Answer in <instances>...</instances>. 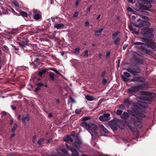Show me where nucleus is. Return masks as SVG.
I'll use <instances>...</instances> for the list:
<instances>
[{
	"label": "nucleus",
	"instance_id": "nucleus-58",
	"mask_svg": "<svg viewBox=\"0 0 156 156\" xmlns=\"http://www.w3.org/2000/svg\"><path fill=\"white\" fill-rule=\"evenodd\" d=\"M75 134V133L74 131H72L71 133V136H74Z\"/></svg>",
	"mask_w": 156,
	"mask_h": 156
},
{
	"label": "nucleus",
	"instance_id": "nucleus-5",
	"mask_svg": "<svg viewBox=\"0 0 156 156\" xmlns=\"http://www.w3.org/2000/svg\"><path fill=\"white\" fill-rule=\"evenodd\" d=\"M152 1L153 0H142V2L146 4L143 6V9L145 10H148L151 7V3Z\"/></svg>",
	"mask_w": 156,
	"mask_h": 156
},
{
	"label": "nucleus",
	"instance_id": "nucleus-53",
	"mask_svg": "<svg viewBox=\"0 0 156 156\" xmlns=\"http://www.w3.org/2000/svg\"><path fill=\"white\" fill-rule=\"evenodd\" d=\"M36 137V136H34L33 137V142L34 143L35 142V139Z\"/></svg>",
	"mask_w": 156,
	"mask_h": 156
},
{
	"label": "nucleus",
	"instance_id": "nucleus-21",
	"mask_svg": "<svg viewBox=\"0 0 156 156\" xmlns=\"http://www.w3.org/2000/svg\"><path fill=\"white\" fill-rule=\"evenodd\" d=\"M124 104L128 106L130 105L132 102L130 101V100L128 98L124 100Z\"/></svg>",
	"mask_w": 156,
	"mask_h": 156
},
{
	"label": "nucleus",
	"instance_id": "nucleus-63",
	"mask_svg": "<svg viewBox=\"0 0 156 156\" xmlns=\"http://www.w3.org/2000/svg\"><path fill=\"white\" fill-rule=\"evenodd\" d=\"M142 43L140 42H136L135 43V44H142Z\"/></svg>",
	"mask_w": 156,
	"mask_h": 156
},
{
	"label": "nucleus",
	"instance_id": "nucleus-45",
	"mask_svg": "<svg viewBox=\"0 0 156 156\" xmlns=\"http://www.w3.org/2000/svg\"><path fill=\"white\" fill-rule=\"evenodd\" d=\"M127 10L130 12H133V10L130 7H128L127 8Z\"/></svg>",
	"mask_w": 156,
	"mask_h": 156
},
{
	"label": "nucleus",
	"instance_id": "nucleus-33",
	"mask_svg": "<svg viewBox=\"0 0 156 156\" xmlns=\"http://www.w3.org/2000/svg\"><path fill=\"white\" fill-rule=\"evenodd\" d=\"M150 47L153 49L156 48V44L154 43H151L150 45Z\"/></svg>",
	"mask_w": 156,
	"mask_h": 156
},
{
	"label": "nucleus",
	"instance_id": "nucleus-49",
	"mask_svg": "<svg viewBox=\"0 0 156 156\" xmlns=\"http://www.w3.org/2000/svg\"><path fill=\"white\" fill-rule=\"evenodd\" d=\"M40 89H41L40 87H39L38 86L35 89V91H38L40 90Z\"/></svg>",
	"mask_w": 156,
	"mask_h": 156
},
{
	"label": "nucleus",
	"instance_id": "nucleus-43",
	"mask_svg": "<svg viewBox=\"0 0 156 156\" xmlns=\"http://www.w3.org/2000/svg\"><path fill=\"white\" fill-rule=\"evenodd\" d=\"M75 112L76 114H79L81 112V111L79 109H76Z\"/></svg>",
	"mask_w": 156,
	"mask_h": 156
},
{
	"label": "nucleus",
	"instance_id": "nucleus-16",
	"mask_svg": "<svg viewBox=\"0 0 156 156\" xmlns=\"http://www.w3.org/2000/svg\"><path fill=\"white\" fill-rule=\"evenodd\" d=\"M110 126L113 130H116L117 129V126L114 122H111L110 123Z\"/></svg>",
	"mask_w": 156,
	"mask_h": 156
},
{
	"label": "nucleus",
	"instance_id": "nucleus-54",
	"mask_svg": "<svg viewBox=\"0 0 156 156\" xmlns=\"http://www.w3.org/2000/svg\"><path fill=\"white\" fill-rule=\"evenodd\" d=\"M51 70H52V71H54V72H55L56 73H57V74H59V73L55 69H51Z\"/></svg>",
	"mask_w": 156,
	"mask_h": 156
},
{
	"label": "nucleus",
	"instance_id": "nucleus-6",
	"mask_svg": "<svg viewBox=\"0 0 156 156\" xmlns=\"http://www.w3.org/2000/svg\"><path fill=\"white\" fill-rule=\"evenodd\" d=\"M153 30L151 28H149L147 29L146 31L143 34L144 36L150 37H152L154 36L153 33Z\"/></svg>",
	"mask_w": 156,
	"mask_h": 156
},
{
	"label": "nucleus",
	"instance_id": "nucleus-26",
	"mask_svg": "<svg viewBox=\"0 0 156 156\" xmlns=\"http://www.w3.org/2000/svg\"><path fill=\"white\" fill-rule=\"evenodd\" d=\"M104 117L106 118L107 120L110 119V114L108 113H105L103 114Z\"/></svg>",
	"mask_w": 156,
	"mask_h": 156
},
{
	"label": "nucleus",
	"instance_id": "nucleus-25",
	"mask_svg": "<svg viewBox=\"0 0 156 156\" xmlns=\"http://www.w3.org/2000/svg\"><path fill=\"white\" fill-rule=\"evenodd\" d=\"M85 98H86L88 101H92L94 100L93 97L89 95H86Z\"/></svg>",
	"mask_w": 156,
	"mask_h": 156
},
{
	"label": "nucleus",
	"instance_id": "nucleus-64",
	"mask_svg": "<svg viewBox=\"0 0 156 156\" xmlns=\"http://www.w3.org/2000/svg\"><path fill=\"white\" fill-rule=\"evenodd\" d=\"M21 115H19V116H18V119L19 120H20V119H21Z\"/></svg>",
	"mask_w": 156,
	"mask_h": 156
},
{
	"label": "nucleus",
	"instance_id": "nucleus-36",
	"mask_svg": "<svg viewBox=\"0 0 156 156\" xmlns=\"http://www.w3.org/2000/svg\"><path fill=\"white\" fill-rule=\"evenodd\" d=\"M80 48H76L75 50V53L76 54H78L80 52Z\"/></svg>",
	"mask_w": 156,
	"mask_h": 156
},
{
	"label": "nucleus",
	"instance_id": "nucleus-29",
	"mask_svg": "<svg viewBox=\"0 0 156 156\" xmlns=\"http://www.w3.org/2000/svg\"><path fill=\"white\" fill-rule=\"evenodd\" d=\"M119 37H117L114 41V44L116 45L119 44Z\"/></svg>",
	"mask_w": 156,
	"mask_h": 156
},
{
	"label": "nucleus",
	"instance_id": "nucleus-35",
	"mask_svg": "<svg viewBox=\"0 0 156 156\" xmlns=\"http://www.w3.org/2000/svg\"><path fill=\"white\" fill-rule=\"evenodd\" d=\"M44 138H42L39 139L38 141L37 144L39 145H41L42 144V142L44 140Z\"/></svg>",
	"mask_w": 156,
	"mask_h": 156
},
{
	"label": "nucleus",
	"instance_id": "nucleus-15",
	"mask_svg": "<svg viewBox=\"0 0 156 156\" xmlns=\"http://www.w3.org/2000/svg\"><path fill=\"white\" fill-rule=\"evenodd\" d=\"M22 121L24 122L25 126L26 125V122L29 121L30 118L28 115H26L22 117Z\"/></svg>",
	"mask_w": 156,
	"mask_h": 156
},
{
	"label": "nucleus",
	"instance_id": "nucleus-12",
	"mask_svg": "<svg viewBox=\"0 0 156 156\" xmlns=\"http://www.w3.org/2000/svg\"><path fill=\"white\" fill-rule=\"evenodd\" d=\"M144 80V79L140 77H136L133 78L131 80V81L133 82H143Z\"/></svg>",
	"mask_w": 156,
	"mask_h": 156
},
{
	"label": "nucleus",
	"instance_id": "nucleus-9",
	"mask_svg": "<svg viewBox=\"0 0 156 156\" xmlns=\"http://www.w3.org/2000/svg\"><path fill=\"white\" fill-rule=\"evenodd\" d=\"M66 145L67 148L71 151L73 156H79L78 153L74 148H70L69 146L67 144H66Z\"/></svg>",
	"mask_w": 156,
	"mask_h": 156
},
{
	"label": "nucleus",
	"instance_id": "nucleus-14",
	"mask_svg": "<svg viewBox=\"0 0 156 156\" xmlns=\"http://www.w3.org/2000/svg\"><path fill=\"white\" fill-rule=\"evenodd\" d=\"M74 144L77 148H80L81 144V140L79 139H76L74 142Z\"/></svg>",
	"mask_w": 156,
	"mask_h": 156
},
{
	"label": "nucleus",
	"instance_id": "nucleus-42",
	"mask_svg": "<svg viewBox=\"0 0 156 156\" xmlns=\"http://www.w3.org/2000/svg\"><path fill=\"white\" fill-rule=\"evenodd\" d=\"M90 119V116H87V117H86L83 118L82 119V120L83 121H87V120L89 119Z\"/></svg>",
	"mask_w": 156,
	"mask_h": 156
},
{
	"label": "nucleus",
	"instance_id": "nucleus-57",
	"mask_svg": "<svg viewBox=\"0 0 156 156\" xmlns=\"http://www.w3.org/2000/svg\"><path fill=\"white\" fill-rule=\"evenodd\" d=\"M91 6H90V7H88L87 9V12H89L90 11V9L91 8Z\"/></svg>",
	"mask_w": 156,
	"mask_h": 156
},
{
	"label": "nucleus",
	"instance_id": "nucleus-39",
	"mask_svg": "<svg viewBox=\"0 0 156 156\" xmlns=\"http://www.w3.org/2000/svg\"><path fill=\"white\" fill-rule=\"evenodd\" d=\"M79 14V12L78 11H76L74 15H73V17L75 18L78 16Z\"/></svg>",
	"mask_w": 156,
	"mask_h": 156
},
{
	"label": "nucleus",
	"instance_id": "nucleus-4",
	"mask_svg": "<svg viewBox=\"0 0 156 156\" xmlns=\"http://www.w3.org/2000/svg\"><path fill=\"white\" fill-rule=\"evenodd\" d=\"M126 70L134 76L136 75L137 73H140L141 71L140 69L138 67H136L133 69H127Z\"/></svg>",
	"mask_w": 156,
	"mask_h": 156
},
{
	"label": "nucleus",
	"instance_id": "nucleus-24",
	"mask_svg": "<svg viewBox=\"0 0 156 156\" xmlns=\"http://www.w3.org/2000/svg\"><path fill=\"white\" fill-rule=\"evenodd\" d=\"M18 44L21 47H23L27 44V41H23L19 42Z\"/></svg>",
	"mask_w": 156,
	"mask_h": 156
},
{
	"label": "nucleus",
	"instance_id": "nucleus-10",
	"mask_svg": "<svg viewBox=\"0 0 156 156\" xmlns=\"http://www.w3.org/2000/svg\"><path fill=\"white\" fill-rule=\"evenodd\" d=\"M90 129H91V131L93 133L95 132L98 129V128L96 125L94 123H90Z\"/></svg>",
	"mask_w": 156,
	"mask_h": 156
},
{
	"label": "nucleus",
	"instance_id": "nucleus-59",
	"mask_svg": "<svg viewBox=\"0 0 156 156\" xmlns=\"http://www.w3.org/2000/svg\"><path fill=\"white\" fill-rule=\"evenodd\" d=\"M15 136V133H13L12 134L10 138V139H11L13 137H14Z\"/></svg>",
	"mask_w": 156,
	"mask_h": 156
},
{
	"label": "nucleus",
	"instance_id": "nucleus-32",
	"mask_svg": "<svg viewBox=\"0 0 156 156\" xmlns=\"http://www.w3.org/2000/svg\"><path fill=\"white\" fill-rule=\"evenodd\" d=\"M99 119L101 121H107V119L106 118H105L104 117V115H101L99 117Z\"/></svg>",
	"mask_w": 156,
	"mask_h": 156
},
{
	"label": "nucleus",
	"instance_id": "nucleus-51",
	"mask_svg": "<svg viewBox=\"0 0 156 156\" xmlns=\"http://www.w3.org/2000/svg\"><path fill=\"white\" fill-rule=\"evenodd\" d=\"M4 48L7 51H8L9 50V49L8 47L6 46V45H4L3 46Z\"/></svg>",
	"mask_w": 156,
	"mask_h": 156
},
{
	"label": "nucleus",
	"instance_id": "nucleus-50",
	"mask_svg": "<svg viewBox=\"0 0 156 156\" xmlns=\"http://www.w3.org/2000/svg\"><path fill=\"white\" fill-rule=\"evenodd\" d=\"M80 0H76L75 2V5L76 6H78L79 5V3Z\"/></svg>",
	"mask_w": 156,
	"mask_h": 156
},
{
	"label": "nucleus",
	"instance_id": "nucleus-11",
	"mask_svg": "<svg viewBox=\"0 0 156 156\" xmlns=\"http://www.w3.org/2000/svg\"><path fill=\"white\" fill-rule=\"evenodd\" d=\"M64 24L61 23H55L54 25V27L57 29H62L64 28Z\"/></svg>",
	"mask_w": 156,
	"mask_h": 156
},
{
	"label": "nucleus",
	"instance_id": "nucleus-20",
	"mask_svg": "<svg viewBox=\"0 0 156 156\" xmlns=\"http://www.w3.org/2000/svg\"><path fill=\"white\" fill-rule=\"evenodd\" d=\"M129 28L130 30L132 31H133V32L134 33H135L136 34H138L139 33V32L138 31H136V28L135 27H133L131 25H129Z\"/></svg>",
	"mask_w": 156,
	"mask_h": 156
},
{
	"label": "nucleus",
	"instance_id": "nucleus-55",
	"mask_svg": "<svg viewBox=\"0 0 156 156\" xmlns=\"http://www.w3.org/2000/svg\"><path fill=\"white\" fill-rule=\"evenodd\" d=\"M11 11H12V12L13 13L15 14L16 15H17V13H16L13 9H12V8L11 9Z\"/></svg>",
	"mask_w": 156,
	"mask_h": 156
},
{
	"label": "nucleus",
	"instance_id": "nucleus-19",
	"mask_svg": "<svg viewBox=\"0 0 156 156\" xmlns=\"http://www.w3.org/2000/svg\"><path fill=\"white\" fill-rule=\"evenodd\" d=\"M64 140L65 141H69L72 142L73 141V140L72 137L69 135H68L65 136L64 138Z\"/></svg>",
	"mask_w": 156,
	"mask_h": 156
},
{
	"label": "nucleus",
	"instance_id": "nucleus-13",
	"mask_svg": "<svg viewBox=\"0 0 156 156\" xmlns=\"http://www.w3.org/2000/svg\"><path fill=\"white\" fill-rule=\"evenodd\" d=\"M150 25V22L147 21L143 20L140 23L138 26L139 27H143L144 25H147L149 26Z\"/></svg>",
	"mask_w": 156,
	"mask_h": 156
},
{
	"label": "nucleus",
	"instance_id": "nucleus-30",
	"mask_svg": "<svg viewBox=\"0 0 156 156\" xmlns=\"http://www.w3.org/2000/svg\"><path fill=\"white\" fill-rule=\"evenodd\" d=\"M17 127V123H15L14 124V126L12 128L11 130L13 132H14Z\"/></svg>",
	"mask_w": 156,
	"mask_h": 156
},
{
	"label": "nucleus",
	"instance_id": "nucleus-17",
	"mask_svg": "<svg viewBox=\"0 0 156 156\" xmlns=\"http://www.w3.org/2000/svg\"><path fill=\"white\" fill-rule=\"evenodd\" d=\"M117 125L121 129H123L124 128V122L122 120L119 121L118 122Z\"/></svg>",
	"mask_w": 156,
	"mask_h": 156
},
{
	"label": "nucleus",
	"instance_id": "nucleus-7",
	"mask_svg": "<svg viewBox=\"0 0 156 156\" xmlns=\"http://www.w3.org/2000/svg\"><path fill=\"white\" fill-rule=\"evenodd\" d=\"M33 16L34 19L38 20L41 18V13L37 9L33 10Z\"/></svg>",
	"mask_w": 156,
	"mask_h": 156
},
{
	"label": "nucleus",
	"instance_id": "nucleus-41",
	"mask_svg": "<svg viewBox=\"0 0 156 156\" xmlns=\"http://www.w3.org/2000/svg\"><path fill=\"white\" fill-rule=\"evenodd\" d=\"M15 5L16 7H18L19 6V4L18 2L16 0L13 1L12 2Z\"/></svg>",
	"mask_w": 156,
	"mask_h": 156
},
{
	"label": "nucleus",
	"instance_id": "nucleus-60",
	"mask_svg": "<svg viewBox=\"0 0 156 156\" xmlns=\"http://www.w3.org/2000/svg\"><path fill=\"white\" fill-rule=\"evenodd\" d=\"M37 85H38V86L39 87H40L43 86V84L42 83H39Z\"/></svg>",
	"mask_w": 156,
	"mask_h": 156
},
{
	"label": "nucleus",
	"instance_id": "nucleus-38",
	"mask_svg": "<svg viewBox=\"0 0 156 156\" xmlns=\"http://www.w3.org/2000/svg\"><path fill=\"white\" fill-rule=\"evenodd\" d=\"M111 53V51H107L106 52L105 57L106 58H107L109 57Z\"/></svg>",
	"mask_w": 156,
	"mask_h": 156
},
{
	"label": "nucleus",
	"instance_id": "nucleus-2",
	"mask_svg": "<svg viewBox=\"0 0 156 156\" xmlns=\"http://www.w3.org/2000/svg\"><path fill=\"white\" fill-rule=\"evenodd\" d=\"M147 84V83L144 82L143 84L141 85L132 87L127 90V92L130 94L136 92L140 90H142L145 88Z\"/></svg>",
	"mask_w": 156,
	"mask_h": 156
},
{
	"label": "nucleus",
	"instance_id": "nucleus-28",
	"mask_svg": "<svg viewBox=\"0 0 156 156\" xmlns=\"http://www.w3.org/2000/svg\"><path fill=\"white\" fill-rule=\"evenodd\" d=\"M45 72L46 70L44 69H43L41 71H40L39 72V75L40 76H42Z\"/></svg>",
	"mask_w": 156,
	"mask_h": 156
},
{
	"label": "nucleus",
	"instance_id": "nucleus-18",
	"mask_svg": "<svg viewBox=\"0 0 156 156\" xmlns=\"http://www.w3.org/2000/svg\"><path fill=\"white\" fill-rule=\"evenodd\" d=\"M104 29V28H100L98 30L95 31L94 32L95 35L98 36L100 35L102 33L103 30Z\"/></svg>",
	"mask_w": 156,
	"mask_h": 156
},
{
	"label": "nucleus",
	"instance_id": "nucleus-40",
	"mask_svg": "<svg viewBox=\"0 0 156 156\" xmlns=\"http://www.w3.org/2000/svg\"><path fill=\"white\" fill-rule=\"evenodd\" d=\"M119 108L121 110H124L125 109V107L123 105H121L119 106Z\"/></svg>",
	"mask_w": 156,
	"mask_h": 156
},
{
	"label": "nucleus",
	"instance_id": "nucleus-48",
	"mask_svg": "<svg viewBox=\"0 0 156 156\" xmlns=\"http://www.w3.org/2000/svg\"><path fill=\"white\" fill-rule=\"evenodd\" d=\"M89 23L88 21H87L85 23V25L86 27H88L89 26Z\"/></svg>",
	"mask_w": 156,
	"mask_h": 156
},
{
	"label": "nucleus",
	"instance_id": "nucleus-8",
	"mask_svg": "<svg viewBox=\"0 0 156 156\" xmlns=\"http://www.w3.org/2000/svg\"><path fill=\"white\" fill-rule=\"evenodd\" d=\"M130 76V74L129 73L127 72H123V74L122 76L123 80L124 81H127L129 79L128 78Z\"/></svg>",
	"mask_w": 156,
	"mask_h": 156
},
{
	"label": "nucleus",
	"instance_id": "nucleus-1",
	"mask_svg": "<svg viewBox=\"0 0 156 156\" xmlns=\"http://www.w3.org/2000/svg\"><path fill=\"white\" fill-rule=\"evenodd\" d=\"M141 94L146 95V96L136 98L138 102L136 103V105L134 104L133 105L132 110V115L134 117L133 118V123L130 122H129L127 123L129 128L136 136H138V132L137 129L134 127V125L138 128H141L142 119L141 117L145 116L143 109L147 108V104L151 103L152 98L155 96V94L147 92L142 91Z\"/></svg>",
	"mask_w": 156,
	"mask_h": 156
},
{
	"label": "nucleus",
	"instance_id": "nucleus-52",
	"mask_svg": "<svg viewBox=\"0 0 156 156\" xmlns=\"http://www.w3.org/2000/svg\"><path fill=\"white\" fill-rule=\"evenodd\" d=\"M53 115V114L52 113H51V112L50 113L48 114V117L49 118H51L52 116Z\"/></svg>",
	"mask_w": 156,
	"mask_h": 156
},
{
	"label": "nucleus",
	"instance_id": "nucleus-34",
	"mask_svg": "<svg viewBox=\"0 0 156 156\" xmlns=\"http://www.w3.org/2000/svg\"><path fill=\"white\" fill-rule=\"evenodd\" d=\"M119 31L115 32L112 34V38L116 37L119 34Z\"/></svg>",
	"mask_w": 156,
	"mask_h": 156
},
{
	"label": "nucleus",
	"instance_id": "nucleus-23",
	"mask_svg": "<svg viewBox=\"0 0 156 156\" xmlns=\"http://www.w3.org/2000/svg\"><path fill=\"white\" fill-rule=\"evenodd\" d=\"M129 116V115L127 112H124L121 115V118L124 119H126Z\"/></svg>",
	"mask_w": 156,
	"mask_h": 156
},
{
	"label": "nucleus",
	"instance_id": "nucleus-22",
	"mask_svg": "<svg viewBox=\"0 0 156 156\" xmlns=\"http://www.w3.org/2000/svg\"><path fill=\"white\" fill-rule=\"evenodd\" d=\"M100 127L101 130H102L105 133H107L108 132V130L104 126L101 125L100 126Z\"/></svg>",
	"mask_w": 156,
	"mask_h": 156
},
{
	"label": "nucleus",
	"instance_id": "nucleus-37",
	"mask_svg": "<svg viewBox=\"0 0 156 156\" xmlns=\"http://www.w3.org/2000/svg\"><path fill=\"white\" fill-rule=\"evenodd\" d=\"M122 112V111L121 110L118 109L116 111V114L118 115H120L121 114Z\"/></svg>",
	"mask_w": 156,
	"mask_h": 156
},
{
	"label": "nucleus",
	"instance_id": "nucleus-62",
	"mask_svg": "<svg viewBox=\"0 0 156 156\" xmlns=\"http://www.w3.org/2000/svg\"><path fill=\"white\" fill-rule=\"evenodd\" d=\"M142 18L144 19H146V20H147L148 19H149V18H147V17H146L144 16H142Z\"/></svg>",
	"mask_w": 156,
	"mask_h": 156
},
{
	"label": "nucleus",
	"instance_id": "nucleus-44",
	"mask_svg": "<svg viewBox=\"0 0 156 156\" xmlns=\"http://www.w3.org/2000/svg\"><path fill=\"white\" fill-rule=\"evenodd\" d=\"M107 82V80L106 79H104L103 80L102 83L104 85H105Z\"/></svg>",
	"mask_w": 156,
	"mask_h": 156
},
{
	"label": "nucleus",
	"instance_id": "nucleus-31",
	"mask_svg": "<svg viewBox=\"0 0 156 156\" xmlns=\"http://www.w3.org/2000/svg\"><path fill=\"white\" fill-rule=\"evenodd\" d=\"M50 78L52 80H54L55 75L53 73H51L49 75Z\"/></svg>",
	"mask_w": 156,
	"mask_h": 156
},
{
	"label": "nucleus",
	"instance_id": "nucleus-47",
	"mask_svg": "<svg viewBox=\"0 0 156 156\" xmlns=\"http://www.w3.org/2000/svg\"><path fill=\"white\" fill-rule=\"evenodd\" d=\"M62 151L65 154H66L68 153V151L65 149H62Z\"/></svg>",
	"mask_w": 156,
	"mask_h": 156
},
{
	"label": "nucleus",
	"instance_id": "nucleus-46",
	"mask_svg": "<svg viewBox=\"0 0 156 156\" xmlns=\"http://www.w3.org/2000/svg\"><path fill=\"white\" fill-rule=\"evenodd\" d=\"M88 55V51L87 50H86L84 52V56H87Z\"/></svg>",
	"mask_w": 156,
	"mask_h": 156
},
{
	"label": "nucleus",
	"instance_id": "nucleus-3",
	"mask_svg": "<svg viewBox=\"0 0 156 156\" xmlns=\"http://www.w3.org/2000/svg\"><path fill=\"white\" fill-rule=\"evenodd\" d=\"M81 125L84 128L87 129L90 133L92 136V139H94L96 138L98 133L97 132H94L93 134V132L91 131V129H90V123L88 124L86 122H83L81 123Z\"/></svg>",
	"mask_w": 156,
	"mask_h": 156
},
{
	"label": "nucleus",
	"instance_id": "nucleus-27",
	"mask_svg": "<svg viewBox=\"0 0 156 156\" xmlns=\"http://www.w3.org/2000/svg\"><path fill=\"white\" fill-rule=\"evenodd\" d=\"M20 14L21 15L23 16V17H27V13L25 12L22 11L20 13Z\"/></svg>",
	"mask_w": 156,
	"mask_h": 156
},
{
	"label": "nucleus",
	"instance_id": "nucleus-61",
	"mask_svg": "<svg viewBox=\"0 0 156 156\" xmlns=\"http://www.w3.org/2000/svg\"><path fill=\"white\" fill-rule=\"evenodd\" d=\"M105 72H104L101 74V76L102 77H104L105 75Z\"/></svg>",
	"mask_w": 156,
	"mask_h": 156
},
{
	"label": "nucleus",
	"instance_id": "nucleus-56",
	"mask_svg": "<svg viewBox=\"0 0 156 156\" xmlns=\"http://www.w3.org/2000/svg\"><path fill=\"white\" fill-rule=\"evenodd\" d=\"M128 46V45L127 44H125L123 46V49L125 50V49H126Z\"/></svg>",
	"mask_w": 156,
	"mask_h": 156
}]
</instances>
